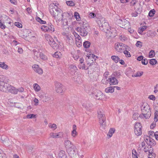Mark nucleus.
<instances>
[{"instance_id": "nucleus-29", "label": "nucleus", "mask_w": 158, "mask_h": 158, "mask_svg": "<svg viewBox=\"0 0 158 158\" xmlns=\"http://www.w3.org/2000/svg\"><path fill=\"white\" fill-rule=\"evenodd\" d=\"M91 43L89 41H85L83 43V45L85 48H88L90 46Z\"/></svg>"}, {"instance_id": "nucleus-13", "label": "nucleus", "mask_w": 158, "mask_h": 158, "mask_svg": "<svg viewBox=\"0 0 158 158\" xmlns=\"http://www.w3.org/2000/svg\"><path fill=\"white\" fill-rule=\"evenodd\" d=\"M33 70L36 73L39 74H41L43 73V71L42 69L39 67V65L37 64H34L32 66Z\"/></svg>"}, {"instance_id": "nucleus-63", "label": "nucleus", "mask_w": 158, "mask_h": 158, "mask_svg": "<svg viewBox=\"0 0 158 158\" xmlns=\"http://www.w3.org/2000/svg\"><path fill=\"white\" fill-rule=\"evenodd\" d=\"M16 90H17V93L18 92H23L24 91V89L23 88H19L18 89H16Z\"/></svg>"}, {"instance_id": "nucleus-60", "label": "nucleus", "mask_w": 158, "mask_h": 158, "mask_svg": "<svg viewBox=\"0 0 158 158\" xmlns=\"http://www.w3.org/2000/svg\"><path fill=\"white\" fill-rule=\"evenodd\" d=\"M77 135V133L76 131L73 130L72 132V135L73 137L76 136Z\"/></svg>"}, {"instance_id": "nucleus-3", "label": "nucleus", "mask_w": 158, "mask_h": 158, "mask_svg": "<svg viewBox=\"0 0 158 158\" xmlns=\"http://www.w3.org/2000/svg\"><path fill=\"white\" fill-rule=\"evenodd\" d=\"M82 25L80 27H78L76 28V30L79 33L80 35L82 36H85L87 35L88 31L90 29L88 23L83 22Z\"/></svg>"}, {"instance_id": "nucleus-12", "label": "nucleus", "mask_w": 158, "mask_h": 158, "mask_svg": "<svg viewBox=\"0 0 158 158\" xmlns=\"http://www.w3.org/2000/svg\"><path fill=\"white\" fill-rule=\"evenodd\" d=\"M103 95V93L101 91L96 90L94 94L93 97L96 99L101 100L102 99Z\"/></svg>"}, {"instance_id": "nucleus-40", "label": "nucleus", "mask_w": 158, "mask_h": 158, "mask_svg": "<svg viewBox=\"0 0 158 158\" xmlns=\"http://www.w3.org/2000/svg\"><path fill=\"white\" fill-rule=\"evenodd\" d=\"M155 12V10L154 9L150 11L148 14V15L150 17H152L154 16Z\"/></svg>"}, {"instance_id": "nucleus-50", "label": "nucleus", "mask_w": 158, "mask_h": 158, "mask_svg": "<svg viewBox=\"0 0 158 158\" xmlns=\"http://www.w3.org/2000/svg\"><path fill=\"white\" fill-rule=\"evenodd\" d=\"M66 4L70 6H74V3L71 1H67L66 2Z\"/></svg>"}, {"instance_id": "nucleus-1", "label": "nucleus", "mask_w": 158, "mask_h": 158, "mask_svg": "<svg viewBox=\"0 0 158 158\" xmlns=\"http://www.w3.org/2000/svg\"><path fill=\"white\" fill-rule=\"evenodd\" d=\"M98 23L99 25L100 29L105 32L107 36L113 37L115 36V33H113V30L110 27L108 23L105 21L99 20L98 21Z\"/></svg>"}, {"instance_id": "nucleus-5", "label": "nucleus", "mask_w": 158, "mask_h": 158, "mask_svg": "<svg viewBox=\"0 0 158 158\" xmlns=\"http://www.w3.org/2000/svg\"><path fill=\"white\" fill-rule=\"evenodd\" d=\"M87 64L86 65L85 64L83 63L81 65H78V67L80 69H84L85 70H87L89 69V68H92V66L94 65V67H95V64L94 62H89L88 60L87 61Z\"/></svg>"}, {"instance_id": "nucleus-2", "label": "nucleus", "mask_w": 158, "mask_h": 158, "mask_svg": "<svg viewBox=\"0 0 158 158\" xmlns=\"http://www.w3.org/2000/svg\"><path fill=\"white\" fill-rule=\"evenodd\" d=\"M0 90L9 92L14 94H17L16 88L10 84L3 82H0Z\"/></svg>"}, {"instance_id": "nucleus-44", "label": "nucleus", "mask_w": 158, "mask_h": 158, "mask_svg": "<svg viewBox=\"0 0 158 158\" xmlns=\"http://www.w3.org/2000/svg\"><path fill=\"white\" fill-rule=\"evenodd\" d=\"M149 156L148 157V158H155V154L153 152H151L150 151H149Z\"/></svg>"}, {"instance_id": "nucleus-43", "label": "nucleus", "mask_w": 158, "mask_h": 158, "mask_svg": "<svg viewBox=\"0 0 158 158\" xmlns=\"http://www.w3.org/2000/svg\"><path fill=\"white\" fill-rule=\"evenodd\" d=\"M6 77L3 75H0V81L1 82H3L4 83L6 81Z\"/></svg>"}, {"instance_id": "nucleus-25", "label": "nucleus", "mask_w": 158, "mask_h": 158, "mask_svg": "<svg viewBox=\"0 0 158 158\" xmlns=\"http://www.w3.org/2000/svg\"><path fill=\"white\" fill-rule=\"evenodd\" d=\"M148 139L149 141H146V142L148 144L151 146H152L153 144H154V143H155V142L153 139L148 138Z\"/></svg>"}, {"instance_id": "nucleus-30", "label": "nucleus", "mask_w": 158, "mask_h": 158, "mask_svg": "<svg viewBox=\"0 0 158 158\" xmlns=\"http://www.w3.org/2000/svg\"><path fill=\"white\" fill-rule=\"evenodd\" d=\"M111 58L116 63L118 62L119 60V58L117 56H112Z\"/></svg>"}, {"instance_id": "nucleus-22", "label": "nucleus", "mask_w": 158, "mask_h": 158, "mask_svg": "<svg viewBox=\"0 0 158 158\" xmlns=\"http://www.w3.org/2000/svg\"><path fill=\"white\" fill-rule=\"evenodd\" d=\"M114 90L113 87H110L106 88L105 89V92L106 93H112L114 92Z\"/></svg>"}, {"instance_id": "nucleus-8", "label": "nucleus", "mask_w": 158, "mask_h": 158, "mask_svg": "<svg viewBox=\"0 0 158 158\" xmlns=\"http://www.w3.org/2000/svg\"><path fill=\"white\" fill-rule=\"evenodd\" d=\"M114 48L115 49H127L129 48L128 46L121 43H116L114 45Z\"/></svg>"}, {"instance_id": "nucleus-31", "label": "nucleus", "mask_w": 158, "mask_h": 158, "mask_svg": "<svg viewBox=\"0 0 158 158\" xmlns=\"http://www.w3.org/2000/svg\"><path fill=\"white\" fill-rule=\"evenodd\" d=\"M34 88L35 91H39L40 89V86L37 84L35 83L34 84Z\"/></svg>"}, {"instance_id": "nucleus-41", "label": "nucleus", "mask_w": 158, "mask_h": 158, "mask_svg": "<svg viewBox=\"0 0 158 158\" xmlns=\"http://www.w3.org/2000/svg\"><path fill=\"white\" fill-rule=\"evenodd\" d=\"M48 27L49 28V31H51L53 32L54 31V26L51 24L50 23L48 25Z\"/></svg>"}, {"instance_id": "nucleus-4", "label": "nucleus", "mask_w": 158, "mask_h": 158, "mask_svg": "<svg viewBox=\"0 0 158 158\" xmlns=\"http://www.w3.org/2000/svg\"><path fill=\"white\" fill-rule=\"evenodd\" d=\"M98 117L101 127L104 128L106 126V117L102 109H98Z\"/></svg>"}, {"instance_id": "nucleus-39", "label": "nucleus", "mask_w": 158, "mask_h": 158, "mask_svg": "<svg viewBox=\"0 0 158 158\" xmlns=\"http://www.w3.org/2000/svg\"><path fill=\"white\" fill-rule=\"evenodd\" d=\"M158 120V111H156L154 113V120L155 122H157Z\"/></svg>"}, {"instance_id": "nucleus-56", "label": "nucleus", "mask_w": 158, "mask_h": 158, "mask_svg": "<svg viewBox=\"0 0 158 158\" xmlns=\"http://www.w3.org/2000/svg\"><path fill=\"white\" fill-rule=\"evenodd\" d=\"M76 81L79 84H81L82 82V80L81 79V77H77Z\"/></svg>"}, {"instance_id": "nucleus-53", "label": "nucleus", "mask_w": 158, "mask_h": 158, "mask_svg": "<svg viewBox=\"0 0 158 158\" xmlns=\"http://www.w3.org/2000/svg\"><path fill=\"white\" fill-rule=\"evenodd\" d=\"M123 53L125 54L126 57H129L131 56L130 52L127 51V50H125L123 52Z\"/></svg>"}, {"instance_id": "nucleus-55", "label": "nucleus", "mask_w": 158, "mask_h": 158, "mask_svg": "<svg viewBox=\"0 0 158 158\" xmlns=\"http://www.w3.org/2000/svg\"><path fill=\"white\" fill-rule=\"evenodd\" d=\"M15 25L19 28H21L22 27V24L18 22H15Z\"/></svg>"}, {"instance_id": "nucleus-64", "label": "nucleus", "mask_w": 158, "mask_h": 158, "mask_svg": "<svg viewBox=\"0 0 158 158\" xmlns=\"http://www.w3.org/2000/svg\"><path fill=\"white\" fill-rule=\"evenodd\" d=\"M154 135L156 139L158 140V131H156L154 133Z\"/></svg>"}, {"instance_id": "nucleus-47", "label": "nucleus", "mask_w": 158, "mask_h": 158, "mask_svg": "<svg viewBox=\"0 0 158 158\" xmlns=\"http://www.w3.org/2000/svg\"><path fill=\"white\" fill-rule=\"evenodd\" d=\"M63 133L62 132H59L58 133H56V138H60L62 137Z\"/></svg>"}, {"instance_id": "nucleus-45", "label": "nucleus", "mask_w": 158, "mask_h": 158, "mask_svg": "<svg viewBox=\"0 0 158 158\" xmlns=\"http://www.w3.org/2000/svg\"><path fill=\"white\" fill-rule=\"evenodd\" d=\"M36 20L42 24H44L46 23V21L43 20L39 17H38L36 19Z\"/></svg>"}, {"instance_id": "nucleus-18", "label": "nucleus", "mask_w": 158, "mask_h": 158, "mask_svg": "<svg viewBox=\"0 0 158 158\" xmlns=\"http://www.w3.org/2000/svg\"><path fill=\"white\" fill-rule=\"evenodd\" d=\"M64 144L65 148H66L67 149L71 146L72 145H73L72 143L69 140H68V139H66L64 140Z\"/></svg>"}, {"instance_id": "nucleus-23", "label": "nucleus", "mask_w": 158, "mask_h": 158, "mask_svg": "<svg viewBox=\"0 0 158 158\" xmlns=\"http://www.w3.org/2000/svg\"><path fill=\"white\" fill-rule=\"evenodd\" d=\"M147 28V27L146 26L141 27L139 28L138 30V32L140 34H142V33L143 31L145 30Z\"/></svg>"}, {"instance_id": "nucleus-35", "label": "nucleus", "mask_w": 158, "mask_h": 158, "mask_svg": "<svg viewBox=\"0 0 158 158\" xmlns=\"http://www.w3.org/2000/svg\"><path fill=\"white\" fill-rule=\"evenodd\" d=\"M49 127L53 130H55L57 128L56 125L54 123H50L49 124Z\"/></svg>"}, {"instance_id": "nucleus-24", "label": "nucleus", "mask_w": 158, "mask_h": 158, "mask_svg": "<svg viewBox=\"0 0 158 158\" xmlns=\"http://www.w3.org/2000/svg\"><path fill=\"white\" fill-rule=\"evenodd\" d=\"M0 67L4 69H7L8 66L4 62H0Z\"/></svg>"}, {"instance_id": "nucleus-26", "label": "nucleus", "mask_w": 158, "mask_h": 158, "mask_svg": "<svg viewBox=\"0 0 158 158\" xmlns=\"http://www.w3.org/2000/svg\"><path fill=\"white\" fill-rule=\"evenodd\" d=\"M115 131V130L114 128L110 129L108 133L107 134V136L109 137L110 138L112 136V135L114 133Z\"/></svg>"}, {"instance_id": "nucleus-9", "label": "nucleus", "mask_w": 158, "mask_h": 158, "mask_svg": "<svg viewBox=\"0 0 158 158\" xmlns=\"http://www.w3.org/2000/svg\"><path fill=\"white\" fill-rule=\"evenodd\" d=\"M50 12L52 15H54L58 10H60V8H58L56 6L54 5V3L51 4L49 7Z\"/></svg>"}, {"instance_id": "nucleus-10", "label": "nucleus", "mask_w": 158, "mask_h": 158, "mask_svg": "<svg viewBox=\"0 0 158 158\" xmlns=\"http://www.w3.org/2000/svg\"><path fill=\"white\" fill-rule=\"evenodd\" d=\"M56 90L57 92L61 93L64 91V88L63 85L60 83L57 82L55 83Z\"/></svg>"}, {"instance_id": "nucleus-33", "label": "nucleus", "mask_w": 158, "mask_h": 158, "mask_svg": "<svg viewBox=\"0 0 158 158\" xmlns=\"http://www.w3.org/2000/svg\"><path fill=\"white\" fill-rule=\"evenodd\" d=\"M61 55V54L60 52H55L53 55V57H55L56 58H58L60 57Z\"/></svg>"}, {"instance_id": "nucleus-20", "label": "nucleus", "mask_w": 158, "mask_h": 158, "mask_svg": "<svg viewBox=\"0 0 158 158\" xmlns=\"http://www.w3.org/2000/svg\"><path fill=\"white\" fill-rule=\"evenodd\" d=\"M56 16L54 17L55 19L56 20H58L60 21L62 20L63 18V13L61 12V13H59L57 15H56Z\"/></svg>"}, {"instance_id": "nucleus-6", "label": "nucleus", "mask_w": 158, "mask_h": 158, "mask_svg": "<svg viewBox=\"0 0 158 158\" xmlns=\"http://www.w3.org/2000/svg\"><path fill=\"white\" fill-rule=\"evenodd\" d=\"M142 126L140 123H135L134 127V132L136 135L139 136L142 134Z\"/></svg>"}, {"instance_id": "nucleus-34", "label": "nucleus", "mask_w": 158, "mask_h": 158, "mask_svg": "<svg viewBox=\"0 0 158 158\" xmlns=\"http://www.w3.org/2000/svg\"><path fill=\"white\" fill-rule=\"evenodd\" d=\"M41 29L44 31H48L49 30V28L48 26L45 25H42L41 26Z\"/></svg>"}, {"instance_id": "nucleus-28", "label": "nucleus", "mask_w": 158, "mask_h": 158, "mask_svg": "<svg viewBox=\"0 0 158 158\" xmlns=\"http://www.w3.org/2000/svg\"><path fill=\"white\" fill-rule=\"evenodd\" d=\"M59 156L61 158H65V152L64 151H61L59 153Z\"/></svg>"}, {"instance_id": "nucleus-17", "label": "nucleus", "mask_w": 158, "mask_h": 158, "mask_svg": "<svg viewBox=\"0 0 158 158\" xmlns=\"http://www.w3.org/2000/svg\"><path fill=\"white\" fill-rule=\"evenodd\" d=\"M62 45L60 44V46L58 45L55 42L52 44L51 45H50L51 47H52V48L54 49H57L58 48L59 49H62L63 48H63V44L61 43Z\"/></svg>"}, {"instance_id": "nucleus-38", "label": "nucleus", "mask_w": 158, "mask_h": 158, "mask_svg": "<svg viewBox=\"0 0 158 158\" xmlns=\"http://www.w3.org/2000/svg\"><path fill=\"white\" fill-rule=\"evenodd\" d=\"M74 17L76 18V20L77 21H79L80 20V16L79 14L77 12H75L74 13Z\"/></svg>"}, {"instance_id": "nucleus-11", "label": "nucleus", "mask_w": 158, "mask_h": 158, "mask_svg": "<svg viewBox=\"0 0 158 158\" xmlns=\"http://www.w3.org/2000/svg\"><path fill=\"white\" fill-rule=\"evenodd\" d=\"M119 23L122 25V27L125 28H129L130 27V23L125 19H119Z\"/></svg>"}, {"instance_id": "nucleus-32", "label": "nucleus", "mask_w": 158, "mask_h": 158, "mask_svg": "<svg viewBox=\"0 0 158 158\" xmlns=\"http://www.w3.org/2000/svg\"><path fill=\"white\" fill-rule=\"evenodd\" d=\"M143 74V72L138 71L134 75H132V77H139L142 75Z\"/></svg>"}, {"instance_id": "nucleus-46", "label": "nucleus", "mask_w": 158, "mask_h": 158, "mask_svg": "<svg viewBox=\"0 0 158 158\" xmlns=\"http://www.w3.org/2000/svg\"><path fill=\"white\" fill-rule=\"evenodd\" d=\"M69 68L71 69H73L74 71H76L77 70V67L74 65H71L69 66Z\"/></svg>"}, {"instance_id": "nucleus-58", "label": "nucleus", "mask_w": 158, "mask_h": 158, "mask_svg": "<svg viewBox=\"0 0 158 158\" xmlns=\"http://www.w3.org/2000/svg\"><path fill=\"white\" fill-rule=\"evenodd\" d=\"M44 36L46 40L49 41V39L50 38L51 36L48 34H45L44 35Z\"/></svg>"}, {"instance_id": "nucleus-19", "label": "nucleus", "mask_w": 158, "mask_h": 158, "mask_svg": "<svg viewBox=\"0 0 158 158\" xmlns=\"http://www.w3.org/2000/svg\"><path fill=\"white\" fill-rule=\"evenodd\" d=\"M82 106L86 110H89L91 109L93 105L91 103H85L82 104Z\"/></svg>"}, {"instance_id": "nucleus-61", "label": "nucleus", "mask_w": 158, "mask_h": 158, "mask_svg": "<svg viewBox=\"0 0 158 158\" xmlns=\"http://www.w3.org/2000/svg\"><path fill=\"white\" fill-rule=\"evenodd\" d=\"M136 45L137 47L140 48L141 45V42L139 41H137L136 44Z\"/></svg>"}, {"instance_id": "nucleus-14", "label": "nucleus", "mask_w": 158, "mask_h": 158, "mask_svg": "<svg viewBox=\"0 0 158 158\" xmlns=\"http://www.w3.org/2000/svg\"><path fill=\"white\" fill-rule=\"evenodd\" d=\"M86 56L88 58L87 60H88L89 62H90V61L91 60L92 61V62H93V60H95L96 58L98 59V56H96L95 55L93 54H87Z\"/></svg>"}, {"instance_id": "nucleus-27", "label": "nucleus", "mask_w": 158, "mask_h": 158, "mask_svg": "<svg viewBox=\"0 0 158 158\" xmlns=\"http://www.w3.org/2000/svg\"><path fill=\"white\" fill-rule=\"evenodd\" d=\"M143 115L146 119L150 117L151 114V111H148V112H145V113H143Z\"/></svg>"}, {"instance_id": "nucleus-7", "label": "nucleus", "mask_w": 158, "mask_h": 158, "mask_svg": "<svg viewBox=\"0 0 158 158\" xmlns=\"http://www.w3.org/2000/svg\"><path fill=\"white\" fill-rule=\"evenodd\" d=\"M77 150L76 147L74 145H72L71 146L67 149V152L71 156H74L76 155Z\"/></svg>"}, {"instance_id": "nucleus-42", "label": "nucleus", "mask_w": 158, "mask_h": 158, "mask_svg": "<svg viewBox=\"0 0 158 158\" xmlns=\"http://www.w3.org/2000/svg\"><path fill=\"white\" fill-rule=\"evenodd\" d=\"M119 39L122 41H125L127 39V38L124 35H121L119 36Z\"/></svg>"}, {"instance_id": "nucleus-54", "label": "nucleus", "mask_w": 158, "mask_h": 158, "mask_svg": "<svg viewBox=\"0 0 158 158\" xmlns=\"http://www.w3.org/2000/svg\"><path fill=\"white\" fill-rule=\"evenodd\" d=\"M139 114L138 113H135L133 115V118L135 120H137L138 118Z\"/></svg>"}, {"instance_id": "nucleus-15", "label": "nucleus", "mask_w": 158, "mask_h": 158, "mask_svg": "<svg viewBox=\"0 0 158 158\" xmlns=\"http://www.w3.org/2000/svg\"><path fill=\"white\" fill-rule=\"evenodd\" d=\"M141 110L143 113L148 112V111H151L149 106L147 104H146V105H143L141 107Z\"/></svg>"}, {"instance_id": "nucleus-51", "label": "nucleus", "mask_w": 158, "mask_h": 158, "mask_svg": "<svg viewBox=\"0 0 158 158\" xmlns=\"http://www.w3.org/2000/svg\"><path fill=\"white\" fill-rule=\"evenodd\" d=\"M142 64L144 65H146L148 63V60L146 58L143 59L141 61Z\"/></svg>"}, {"instance_id": "nucleus-21", "label": "nucleus", "mask_w": 158, "mask_h": 158, "mask_svg": "<svg viewBox=\"0 0 158 158\" xmlns=\"http://www.w3.org/2000/svg\"><path fill=\"white\" fill-rule=\"evenodd\" d=\"M40 98L42 101L44 102H47L49 100L48 95L46 94H44L43 95H42Z\"/></svg>"}, {"instance_id": "nucleus-52", "label": "nucleus", "mask_w": 158, "mask_h": 158, "mask_svg": "<svg viewBox=\"0 0 158 158\" xmlns=\"http://www.w3.org/2000/svg\"><path fill=\"white\" fill-rule=\"evenodd\" d=\"M96 15L94 13L91 12L89 14L88 17L90 18H92L96 16Z\"/></svg>"}, {"instance_id": "nucleus-36", "label": "nucleus", "mask_w": 158, "mask_h": 158, "mask_svg": "<svg viewBox=\"0 0 158 158\" xmlns=\"http://www.w3.org/2000/svg\"><path fill=\"white\" fill-rule=\"evenodd\" d=\"M155 55V52L154 50H151L149 52V58H152Z\"/></svg>"}, {"instance_id": "nucleus-57", "label": "nucleus", "mask_w": 158, "mask_h": 158, "mask_svg": "<svg viewBox=\"0 0 158 158\" xmlns=\"http://www.w3.org/2000/svg\"><path fill=\"white\" fill-rule=\"evenodd\" d=\"M0 27L2 29H5L6 27V26L2 23L1 20H0Z\"/></svg>"}, {"instance_id": "nucleus-49", "label": "nucleus", "mask_w": 158, "mask_h": 158, "mask_svg": "<svg viewBox=\"0 0 158 158\" xmlns=\"http://www.w3.org/2000/svg\"><path fill=\"white\" fill-rule=\"evenodd\" d=\"M35 117V115L34 114H30L27 115V118H32Z\"/></svg>"}, {"instance_id": "nucleus-59", "label": "nucleus", "mask_w": 158, "mask_h": 158, "mask_svg": "<svg viewBox=\"0 0 158 158\" xmlns=\"http://www.w3.org/2000/svg\"><path fill=\"white\" fill-rule=\"evenodd\" d=\"M148 98L150 100L154 101L155 100L156 98L154 95H151L148 97Z\"/></svg>"}, {"instance_id": "nucleus-37", "label": "nucleus", "mask_w": 158, "mask_h": 158, "mask_svg": "<svg viewBox=\"0 0 158 158\" xmlns=\"http://www.w3.org/2000/svg\"><path fill=\"white\" fill-rule=\"evenodd\" d=\"M157 63V61L155 59H152L150 60L149 63L152 65H154Z\"/></svg>"}, {"instance_id": "nucleus-48", "label": "nucleus", "mask_w": 158, "mask_h": 158, "mask_svg": "<svg viewBox=\"0 0 158 158\" xmlns=\"http://www.w3.org/2000/svg\"><path fill=\"white\" fill-rule=\"evenodd\" d=\"M39 56L42 59L45 60L46 59V56L42 53L40 52L39 53Z\"/></svg>"}, {"instance_id": "nucleus-16", "label": "nucleus", "mask_w": 158, "mask_h": 158, "mask_svg": "<svg viewBox=\"0 0 158 158\" xmlns=\"http://www.w3.org/2000/svg\"><path fill=\"white\" fill-rule=\"evenodd\" d=\"M109 79V83L110 85H117L118 83V80L114 77L111 76Z\"/></svg>"}, {"instance_id": "nucleus-62", "label": "nucleus", "mask_w": 158, "mask_h": 158, "mask_svg": "<svg viewBox=\"0 0 158 158\" xmlns=\"http://www.w3.org/2000/svg\"><path fill=\"white\" fill-rule=\"evenodd\" d=\"M49 43L50 45H51L53 43L55 42L54 41V40L51 37L49 39Z\"/></svg>"}]
</instances>
